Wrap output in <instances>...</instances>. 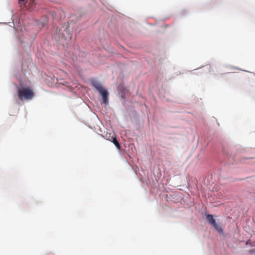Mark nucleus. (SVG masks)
Returning <instances> with one entry per match:
<instances>
[{"mask_svg":"<svg viewBox=\"0 0 255 255\" xmlns=\"http://www.w3.org/2000/svg\"><path fill=\"white\" fill-rule=\"evenodd\" d=\"M17 95L21 101L29 100L33 98L34 93L30 87H22L17 89Z\"/></svg>","mask_w":255,"mask_h":255,"instance_id":"nucleus-1","label":"nucleus"},{"mask_svg":"<svg viewBox=\"0 0 255 255\" xmlns=\"http://www.w3.org/2000/svg\"><path fill=\"white\" fill-rule=\"evenodd\" d=\"M92 85L102 96L103 103L104 104H107L108 103V92L107 90L104 89L102 85L98 82L93 83Z\"/></svg>","mask_w":255,"mask_h":255,"instance_id":"nucleus-2","label":"nucleus"},{"mask_svg":"<svg viewBox=\"0 0 255 255\" xmlns=\"http://www.w3.org/2000/svg\"><path fill=\"white\" fill-rule=\"evenodd\" d=\"M206 219L219 233H223V230L222 227L220 225L217 224L213 215L210 214L207 215L206 216Z\"/></svg>","mask_w":255,"mask_h":255,"instance_id":"nucleus-3","label":"nucleus"},{"mask_svg":"<svg viewBox=\"0 0 255 255\" xmlns=\"http://www.w3.org/2000/svg\"><path fill=\"white\" fill-rule=\"evenodd\" d=\"M110 140L113 142L118 149L121 148V145L115 136H112Z\"/></svg>","mask_w":255,"mask_h":255,"instance_id":"nucleus-4","label":"nucleus"}]
</instances>
